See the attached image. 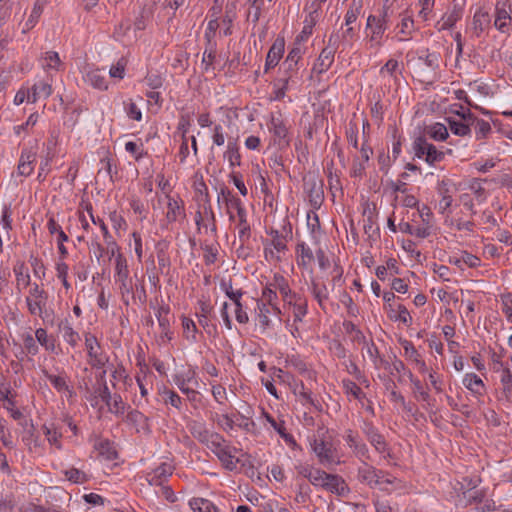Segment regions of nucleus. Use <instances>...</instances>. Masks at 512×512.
<instances>
[{
  "instance_id": "nucleus-1",
  "label": "nucleus",
  "mask_w": 512,
  "mask_h": 512,
  "mask_svg": "<svg viewBox=\"0 0 512 512\" xmlns=\"http://www.w3.org/2000/svg\"><path fill=\"white\" fill-rule=\"evenodd\" d=\"M206 447L216 455L226 470L236 469L239 459L234 453L237 452V449L230 446L221 434H218V439H213Z\"/></svg>"
},
{
  "instance_id": "nucleus-2",
  "label": "nucleus",
  "mask_w": 512,
  "mask_h": 512,
  "mask_svg": "<svg viewBox=\"0 0 512 512\" xmlns=\"http://www.w3.org/2000/svg\"><path fill=\"white\" fill-rule=\"evenodd\" d=\"M415 157L424 159L427 164L434 166L444 160L445 153L436 148L435 145L428 142L425 136H418L412 144Z\"/></svg>"
},
{
  "instance_id": "nucleus-3",
  "label": "nucleus",
  "mask_w": 512,
  "mask_h": 512,
  "mask_svg": "<svg viewBox=\"0 0 512 512\" xmlns=\"http://www.w3.org/2000/svg\"><path fill=\"white\" fill-rule=\"evenodd\" d=\"M48 301V293L38 283H33L30 286L28 295L26 296L25 302L27 309L32 316H39L43 320L46 314V305Z\"/></svg>"
},
{
  "instance_id": "nucleus-4",
  "label": "nucleus",
  "mask_w": 512,
  "mask_h": 512,
  "mask_svg": "<svg viewBox=\"0 0 512 512\" xmlns=\"http://www.w3.org/2000/svg\"><path fill=\"white\" fill-rule=\"evenodd\" d=\"M303 188L310 205L314 209H319L324 201L323 180L314 173H309L303 178Z\"/></svg>"
},
{
  "instance_id": "nucleus-5",
  "label": "nucleus",
  "mask_w": 512,
  "mask_h": 512,
  "mask_svg": "<svg viewBox=\"0 0 512 512\" xmlns=\"http://www.w3.org/2000/svg\"><path fill=\"white\" fill-rule=\"evenodd\" d=\"M85 347L89 357V364L94 368H102L108 359L100 352V344L94 335L90 333L85 335Z\"/></svg>"
},
{
  "instance_id": "nucleus-6",
  "label": "nucleus",
  "mask_w": 512,
  "mask_h": 512,
  "mask_svg": "<svg viewBox=\"0 0 512 512\" xmlns=\"http://www.w3.org/2000/svg\"><path fill=\"white\" fill-rule=\"evenodd\" d=\"M268 127L273 135L274 144L280 149L287 148L289 146L288 130L283 120L278 117H272Z\"/></svg>"
},
{
  "instance_id": "nucleus-7",
  "label": "nucleus",
  "mask_w": 512,
  "mask_h": 512,
  "mask_svg": "<svg viewBox=\"0 0 512 512\" xmlns=\"http://www.w3.org/2000/svg\"><path fill=\"white\" fill-rule=\"evenodd\" d=\"M187 427L190 434L205 446L213 439H218L219 433L210 431L203 422L192 420L188 423Z\"/></svg>"
},
{
  "instance_id": "nucleus-8",
  "label": "nucleus",
  "mask_w": 512,
  "mask_h": 512,
  "mask_svg": "<svg viewBox=\"0 0 512 512\" xmlns=\"http://www.w3.org/2000/svg\"><path fill=\"white\" fill-rule=\"evenodd\" d=\"M369 443L379 453H384L388 450V444L384 436L378 431V429L371 422H364L362 429Z\"/></svg>"
},
{
  "instance_id": "nucleus-9",
  "label": "nucleus",
  "mask_w": 512,
  "mask_h": 512,
  "mask_svg": "<svg viewBox=\"0 0 512 512\" xmlns=\"http://www.w3.org/2000/svg\"><path fill=\"white\" fill-rule=\"evenodd\" d=\"M84 209L89 214L91 221L94 224L99 225L102 233H104V241H105L106 245H108L107 252L111 256H114L115 253L118 251V244L116 243V241L113 239L112 235L110 234L107 225L105 224V222L102 219L94 217L93 207H92L91 203H89V202L85 203Z\"/></svg>"
},
{
  "instance_id": "nucleus-10",
  "label": "nucleus",
  "mask_w": 512,
  "mask_h": 512,
  "mask_svg": "<svg viewBox=\"0 0 512 512\" xmlns=\"http://www.w3.org/2000/svg\"><path fill=\"white\" fill-rule=\"evenodd\" d=\"M313 452L318 457L319 463L324 466L335 464L332 445L323 440L314 439L311 443Z\"/></svg>"
},
{
  "instance_id": "nucleus-11",
  "label": "nucleus",
  "mask_w": 512,
  "mask_h": 512,
  "mask_svg": "<svg viewBox=\"0 0 512 512\" xmlns=\"http://www.w3.org/2000/svg\"><path fill=\"white\" fill-rule=\"evenodd\" d=\"M388 9L383 8L381 15H369L367 18V28H372L371 40L381 38L387 28Z\"/></svg>"
},
{
  "instance_id": "nucleus-12",
  "label": "nucleus",
  "mask_w": 512,
  "mask_h": 512,
  "mask_svg": "<svg viewBox=\"0 0 512 512\" xmlns=\"http://www.w3.org/2000/svg\"><path fill=\"white\" fill-rule=\"evenodd\" d=\"M167 199V213H166V219L169 223H173L177 221L178 219H185L186 213H185V207L183 200L178 197L175 199L174 197L170 195H166Z\"/></svg>"
},
{
  "instance_id": "nucleus-13",
  "label": "nucleus",
  "mask_w": 512,
  "mask_h": 512,
  "mask_svg": "<svg viewBox=\"0 0 512 512\" xmlns=\"http://www.w3.org/2000/svg\"><path fill=\"white\" fill-rule=\"evenodd\" d=\"M285 40L283 37H278L270 47L265 61V72L276 67L284 53Z\"/></svg>"
},
{
  "instance_id": "nucleus-14",
  "label": "nucleus",
  "mask_w": 512,
  "mask_h": 512,
  "mask_svg": "<svg viewBox=\"0 0 512 512\" xmlns=\"http://www.w3.org/2000/svg\"><path fill=\"white\" fill-rule=\"evenodd\" d=\"M344 438L349 448L353 450L354 454L358 458H370L367 445L359 439L358 435L354 431L351 429L346 430Z\"/></svg>"
},
{
  "instance_id": "nucleus-15",
  "label": "nucleus",
  "mask_w": 512,
  "mask_h": 512,
  "mask_svg": "<svg viewBox=\"0 0 512 512\" xmlns=\"http://www.w3.org/2000/svg\"><path fill=\"white\" fill-rule=\"evenodd\" d=\"M325 478V483L322 484V488L325 490L338 496H345L349 492V487L341 476L329 474Z\"/></svg>"
},
{
  "instance_id": "nucleus-16",
  "label": "nucleus",
  "mask_w": 512,
  "mask_h": 512,
  "mask_svg": "<svg viewBox=\"0 0 512 512\" xmlns=\"http://www.w3.org/2000/svg\"><path fill=\"white\" fill-rule=\"evenodd\" d=\"M52 93V87L48 82L38 81L27 91V101L35 103L40 99H47Z\"/></svg>"
},
{
  "instance_id": "nucleus-17",
  "label": "nucleus",
  "mask_w": 512,
  "mask_h": 512,
  "mask_svg": "<svg viewBox=\"0 0 512 512\" xmlns=\"http://www.w3.org/2000/svg\"><path fill=\"white\" fill-rule=\"evenodd\" d=\"M376 473H378V469L368 464L366 461H363L362 465L359 466L357 470V477L360 482L367 484L371 488H374L377 486V479L375 477Z\"/></svg>"
},
{
  "instance_id": "nucleus-18",
  "label": "nucleus",
  "mask_w": 512,
  "mask_h": 512,
  "mask_svg": "<svg viewBox=\"0 0 512 512\" xmlns=\"http://www.w3.org/2000/svg\"><path fill=\"white\" fill-rule=\"evenodd\" d=\"M491 18L488 12L478 10L472 20V32L475 37H480L482 33L490 27Z\"/></svg>"
},
{
  "instance_id": "nucleus-19",
  "label": "nucleus",
  "mask_w": 512,
  "mask_h": 512,
  "mask_svg": "<svg viewBox=\"0 0 512 512\" xmlns=\"http://www.w3.org/2000/svg\"><path fill=\"white\" fill-rule=\"evenodd\" d=\"M94 448L98 451L99 456L107 461H112L118 458V453L113 445L108 439H98Z\"/></svg>"
},
{
  "instance_id": "nucleus-20",
  "label": "nucleus",
  "mask_w": 512,
  "mask_h": 512,
  "mask_svg": "<svg viewBox=\"0 0 512 512\" xmlns=\"http://www.w3.org/2000/svg\"><path fill=\"white\" fill-rule=\"evenodd\" d=\"M314 261L312 250L304 243L300 242L296 246V262L299 267L307 269Z\"/></svg>"
},
{
  "instance_id": "nucleus-21",
  "label": "nucleus",
  "mask_w": 512,
  "mask_h": 512,
  "mask_svg": "<svg viewBox=\"0 0 512 512\" xmlns=\"http://www.w3.org/2000/svg\"><path fill=\"white\" fill-rule=\"evenodd\" d=\"M271 286H274L275 289L279 290L284 301H288L289 304L292 303V299L298 296L296 293L292 292L288 281L283 275L275 274Z\"/></svg>"
},
{
  "instance_id": "nucleus-22",
  "label": "nucleus",
  "mask_w": 512,
  "mask_h": 512,
  "mask_svg": "<svg viewBox=\"0 0 512 512\" xmlns=\"http://www.w3.org/2000/svg\"><path fill=\"white\" fill-rule=\"evenodd\" d=\"M173 467L168 463H162L152 473L149 474V483L151 485L160 486L163 482L172 475Z\"/></svg>"
},
{
  "instance_id": "nucleus-23",
  "label": "nucleus",
  "mask_w": 512,
  "mask_h": 512,
  "mask_svg": "<svg viewBox=\"0 0 512 512\" xmlns=\"http://www.w3.org/2000/svg\"><path fill=\"white\" fill-rule=\"evenodd\" d=\"M334 55L335 53L331 52L330 49L323 48L319 57L314 63L313 71L318 74H322L328 71L334 62Z\"/></svg>"
},
{
  "instance_id": "nucleus-24",
  "label": "nucleus",
  "mask_w": 512,
  "mask_h": 512,
  "mask_svg": "<svg viewBox=\"0 0 512 512\" xmlns=\"http://www.w3.org/2000/svg\"><path fill=\"white\" fill-rule=\"evenodd\" d=\"M13 272L16 276V288L19 291L33 284L24 262H17L13 267Z\"/></svg>"
},
{
  "instance_id": "nucleus-25",
  "label": "nucleus",
  "mask_w": 512,
  "mask_h": 512,
  "mask_svg": "<svg viewBox=\"0 0 512 512\" xmlns=\"http://www.w3.org/2000/svg\"><path fill=\"white\" fill-rule=\"evenodd\" d=\"M463 385L474 395L481 396L485 392V384L475 373H467L464 376Z\"/></svg>"
},
{
  "instance_id": "nucleus-26",
  "label": "nucleus",
  "mask_w": 512,
  "mask_h": 512,
  "mask_svg": "<svg viewBox=\"0 0 512 512\" xmlns=\"http://www.w3.org/2000/svg\"><path fill=\"white\" fill-rule=\"evenodd\" d=\"M286 364L288 367L293 368L299 374L306 376L309 379L315 377V373L308 368L306 362L301 359L298 355H291L286 358Z\"/></svg>"
},
{
  "instance_id": "nucleus-27",
  "label": "nucleus",
  "mask_w": 512,
  "mask_h": 512,
  "mask_svg": "<svg viewBox=\"0 0 512 512\" xmlns=\"http://www.w3.org/2000/svg\"><path fill=\"white\" fill-rule=\"evenodd\" d=\"M58 329H59V332L62 334L63 339L69 345H71L72 347H75L78 344V342L80 340V336H79L78 332H76L73 329V327L68 319L62 320L58 324Z\"/></svg>"
},
{
  "instance_id": "nucleus-28",
  "label": "nucleus",
  "mask_w": 512,
  "mask_h": 512,
  "mask_svg": "<svg viewBox=\"0 0 512 512\" xmlns=\"http://www.w3.org/2000/svg\"><path fill=\"white\" fill-rule=\"evenodd\" d=\"M84 81L99 90H106L108 85L104 73L100 69H92L86 72Z\"/></svg>"
},
{
  "instance_id": "nucleus-29",
  "label": "nucleus",
  "mask_w": 512,
  "mask_h": 512,
  "mask_svg": "<svg viewBox=\"0 0 512 512\" xmlns=\"http://www.w3.org/2000/svg\"><path fill=\"white\" fill-rule=\"evenodd\" d=\"M319 7H315L309 15L306 17L304 21V27L300 34L296 37V42L300 43L303 41H306L309 36L312 34L313 28L316 25L317 22V12Z\"/></svg>"
},
{
  "instance_id": "nucleus-30",
  "label": "nucleus",
  "mask_w": 512,
  "mask_h": 512,
  "mask_svg": "<svg viewBox=\"0 0 512 512\" xmlns=\"http://www.w3.org/2000/svg\"><path fill=\"white\" fill-rule=\"evenodd\" d=\"M449 263L459 268H462L463 264L470 268H475L480 265V259L467 251H462L460 256H451L449 258Z\"/></svg>"
},
{
  "instance_id": "nucleus-31",
  "label": "nucleus",
  "mask_w": 512,
  "mask_h": 512,
  "mask_svg": "<svg viewBox=\"0 0 512 512\" xmlns=\"http://www.w3.org/2000/svg\"><path fill=\"white\" fill-rule=\"evenodd\" d=\"M497 364L502 367V373L500 377V382L502 384V395L506 401H512V372L508 367H503L501 362H497Z\"/></svg>"
},
{
  "instance_id": "nucleus-32",
  "label": "nucleus",
  "mask_w": 512,
  "mask_h": 512,
  "mask_svg": "<svg viewBox=\"0 0 512 512\" xmlns=\"http://www.w3.org/2000/svg\"><path fill=\"white\" fill-rule=\"evenodd\" d=\"M193 188L196 193V201H198L199 207L211 204L208 187L202 176L194 181Z\"/></svg>"
},
{
  "instance_id": "nucleus-33",
  "label": "nucleus",
  "mask_w": 512,
  "mask_h": 512,
  "mask_svg": "<svg viewBox=\"0 0 512 512\" xmlns=\"http://www.w3.org/2000/svg\"><path fill=\"white\" fill-rule=\"evenodd\" d=\"M510 14V11H507L504 7H499V2L497 3L494 26L502 33L507 32L509 29L511 22Z\"/></svg>"
},
{
  "instance_id": "nucleus-34",
  "label": "nucleus",
  "mask_w": 512,
  "mask_h": 512,
  "mask_svg": "<svg viewBox=\"0 0 512 512\" xmlns=\"http://www.w3.org/2000/svg\"><path fill=\"white\" fill-rule=\"evenodd\" d=\"M424 134L425 137L427 135L435 141H444L449 136L447 127L444 124L438 122L426 126L424 129Z\"/></svg>"
},
{
  "instance_id": "nucleus-35",
  "label": "nucleus",
  "mask_w": 512,
  "mask_h": 512,
  "mask_svg": "<svg viewBox=\"0 0 512 512\" xmlns=\"http://www.w3.org/2000/svg\"><path fill=\"white\" fill-rule=\"evenodd\" d=\"M115 281L129 279V269L127 260L119 250L115 253Z\"/></svg>"
},
{
  "instance_id": "nucleus-36",
  "label": "nucleus",
  "mask_w": 512,
  "mask_h": 512,
  "mask_svg": "<svg viewBox=\"0 0 512 512\" xmlns=\"http://www.w3.org/2000/svg\"><path fill=\"white\" fill-rule=\"evenodd\" d=\"M463 14V7L458 4H454L452 11L442 18V25L440 30H447L452 28L458 20L461 19Z\"/></svg>"
},
{
  "instance_id": "nucleus-37",
  "label": "nucleus",
  "mask_w": 512,
  "mask_h": 512,
  "mask_svg": "<svg viewBox=\"0 0 512 512\" xmlns=\"http://www.w3.org/2000/svg\"><path fill=\"white\" fill-rule=\"evenodd\" d=\"M200 208L203 209V219H204V224H203V228L205 230L207 229H210V232L216 236L217 235V223H216V216H215V213L212 209V206L211 204L209 205H205V206H201Z\"/></svg>"
},
{
  "instance_id": "nucleus-38",
  "label": "nucleus",
  "mask_w": 512,
  "mask_h": 512,
  "mask_svg": "<svg viewBox=\"0 0 512 512\" xmlns=\"http://www.w3.org/2000/svg\"><path fill=\"white\" fill-rule=\"evenodd\" d=\"M237 217H238V224H237L238 237H239V240L241 241V243L244 244V242L246 240H248L251 235V228L247 221L246 211L239 213L237 215Z\"/></svg>"
},
{
  "instance_id": "nucleus-39",
  "label": "nucleus",
  "mask_w": 512,
  "mask_h": 512,
  "mask_svg": "<svg viewBox=\"0 0 512 512\" xmlns=\"http://www.w3.org/2000/svg\"><path fill=\"white\" fill-rule=\"evenodd\" d=\"M266 419L286 443L296 444L293 436L286 432L285 422L283 420L277 422L272 416L268 414L266 415Z\"/></svg>"
},
{
  "instance_id": "nucleus-40",
  "label": "nucleus",
  "mask_w": 512,
  "mask_h": 512,
  "mask_svg": "<svg viewBox=\"0 0 512 512\" xmlns=\"http://www.w3.org/2000/svg\"><path fill=\"white\" fill-rule=\"evenodd\" d=\"M269 235L272 236L268 245L273 247L278 253L285 252L287 250V238L286 236L280 234L278 230L271 229Z\"/></svg>"
},
{
  "instance_id": "nucleus-41",
  "label": "nucleus",
  "mask_w": 512,
  "mask_h": 512,
  "mask_svg": "<svg viewBox=\"0 0 512 512\" xmlns=\"http://www.w3.org/2000/svg\"><path fill=\"white\" fill-rule=\"evenodd\" d=\"M224 157L228 160L230 166H240L241 156L235 141H229Z\"/></svg>"
},
{
  "instance_id": "nucleus-42",
  "label": "nucleus",
  "mask_w": 512,
  "mask_h": 512,
  "mask_svg": "<svg viewBox=\"0 0 512 512\" xmlns=\"http://www.w3.org/2000/svg\"><path fill=\"white\" fill-rule=\"evenodd\" d=\"M463 498L465 499V505L480 504L486 498L485 490H471L467 489L463 492Z\"/></svg>"
},
{
  "instance_id": "nucleus-43",
  "label": "nucleus",
  "mask_w": 512,
  "mask_h": 512,
  "mask_svg": "<svg viewBox=\"0 0 512 512\" xmlns=\"http://www.w3.org/2000/svg\"><path fill=\"white\" fill-rule=\"evenodd\" d=\"M64 475L70 482L74 484H83L89 481L90 477L82 470L70 468L64 471Z\"/></svg>"
},
{
  "instance_id": "nucleus-44",
  "label": "nucleus",
  "mask_w": 512,
  "mask_h": 512,
  "mask_svg": "<svg viewBox=\"0 0 512 512\" xmlns=\"http://www.w3.org/2000/svg\"><path fill=\"white\" fill-rule=\"evenodd\" d=\"M362 9V0H352L346 15H345V25L349 26L354 23L358 16L360 15Z\"/></svg>"
},
{
  "instance_id": "nucleus-45",
  "label": "nucleus",
  "mask_w": 512,
  "mask_h": 512,
  "mask_svg": "<svg viewBox=\"0 0 512 512\" xmlns=\"http://www.w3.org/2000/svg\"><path fill=\"white\" fill-rule=\"evenodd\" d=\"M42 66L46 69L59 70L61 66V60L59 54L55 51H47L42 57Z\"/></svg>"
},
{
  "instance_id": "nucleus-46",
  "label": "nucleus",
  "mask_w": 512,
  "mask_h": 512,
  "mask_svg": "<svg viewBox=\"0 0 512 512\" xmlns=\"http://www.w3.org/2000/svg\"><path fill=\"white\" fill-rule=\"evenodd\" d=\"M293 316L294 322L301 321L307 314V300L301 296L294 298Z\"/></svg>"
},
{
  "instance_id": "nucleus-47",
  "label": "nucleus",
  "mask_w": 512,
  "mask_h": 512,
  "mask_svg": "<svg viewBox=\"0 0 512 512\" xmlns=\"http://www.w3.org/2000/svg\"><path fill=\"white\" fill-rule=\"evenodd\" d=\"M342 386H343L344 392L348 395H352L355 399L362 400L363 398H365V393L352 380H350V379L342 380Z\"/></svg>"
},
{
  "instance_id": "nucleus-48",
  "label": "nucleus",
  "mask_w": 512,
  "mask_h": 512,
  "mask_svg": "<svg viewBox=\"0 0 512 512\" xmlns=\"http://www.w3.org/2000/svg\"><path fill=\"white\" fill-rule=\"evenodd\" d=\"M42 430H43L45 436L47 437L48 442L60 450L62 448V445L60 442V438L62 437V434L60 432H58L55 427L47 426L46 424H44L42 426Z\"/></svg>"
},
{
  "instance_id": "nucleus-49",
  "label": "nucleus",
  "mask_w": 512,
  "mask_h": 512,
  "mask_svg": "<svg viewBox=\"0 0 512 512\" xmlns=\"http://www.w3.org/2000/svg\"><path fill=\"white\" fill-rule=\"evenodd\" d=\"M43 373L57 391L66 390L69 395L72 396L73 391L69 389V386L64 377L50 374L45 370Z\"/></svg>"
},
{
  "instance_id": "nucleus-50",
  "label": "nucleus",
  "mask_w": 512,
  "mask_h": 512,
  "mask_svg": "<svg viewBox=\"0 0 512 512\" xmlns=\"http://www.w3.org/2000/svg\"><path fill=\"white\" fill-rule=\"evenodd\" d=\"M182 327H183V333L187 340L191 342L197 341V327L194 321L190 318L183 317L182 319Z\"/></svg>"
},
{
  "instance_id": "nucleus-51",
  "label": "nucleus",
  "mask_w": 512,
  "mask_h": 512,
  "mask_svg": "<svg viewBox=\"0 0 512 512\" xmlns=\"http://www.w3.org/2000/svg\"><path fill=\"white\" fill-rule=\"evenodd\" d=\"M189 505L192 510L198 512H212V510H216L214 504L204 498H193L190 500Z\"/></svg>"
},
{
  "instance_id": "nucleus-52",
  "label": "nucleus",
  "mask_w": 512,
  "mask_h": 512,
  "mask_svg": "<svg viewBox=\"0 0 512 512\" xmlns=\"http://www.w3.org/2000/svg\"><path fill=\"white\" fill-rule=\"evenodd\" d=\"M174 381L180 391L187 395L189 401H196L198 392L187 386L188 383L185 382L183 375H176Z\"/></svg>"
},
{
  "instance_id": "nucleus-53",
  "label": "nucleus",
  "mask_w": 512,
  "mask_h": 512,
  "mask_svg": "<svg viewBox=\"0 0 512 512\" xmlns=\"http://www.w3.org/2000/svg\"><path fill=\"white\" fill-rule=\"evenodd\" d=\"M42 12H43V3H41L39 0H37L34 4V7L32 9V12H31L29 18L25 22L24 31L30 30L36 25Z\"/></svg>"
},
{
  "instance_id": "nucleus-54",
  "label": "nucleus",
  "mask_w": 512,
  "mask_h": 512,
  "mask_svg": "<svg viewBox=\"0 0 512 512\" xmlns=\"http://www.w3.org/2000/svg\"><path fill=\"white\" fill-rule=\"evenodd\" d=\"M51 145H53V142H48V147H47V154H46V157H45V160L41 162L40 164V168H39V173H38V176H37V179L39 181H44L46 179V176L49 172V165H50V162L54 156V153L52 152V149H51Z\"/></svg>"
},
{
  "instance_id": "nucleus-55",
  "label": "nucleus",
  "mask_w": 512,
  "mask_h": 512,
  "mask_svg": "<svg viewBox=\"0 0 512 512\" xmlns=\"http://www.w3.org/2000/svg\"><path fill=\"white\" fill-rule=\"evenodd\" d=\"M126 420L135 426H140L144 429L148 426L147 422L149 418L138 410H131L126 416Z\"/></svg>"
},
{
  "instance_id": "nucleus-56",
  "label": "nucleus",
  "mask_w": 512,
  "mask_h": 512,
  "mask_svg": "<svg viewBox=\"0 0 512 512\" xmlns=\"http://www.w3.org/2000/svg\"><path fill=\"white\" fill-rule=\"evenodd\" d=\"M292 79V75L284 76L276 80L274 86L275 90V100H281L285 97L286 91L288 89L289 81Z\"/></svg>"
},
{
  "instance_id": "nucleus-57",
  "label": "nucleus",
  "mask_w": 512,
  "mask_h": 512,
  "mask_svg": "<svg viewBox=\"0 0 512 512\" xmlns=\"http://www.w3.org/2000/svg\"><path fill=\"white\" fill-rule=\"evenodd\" d=\"M311 292L319 305L322 307L323 302L328 299V291L326 285H319L315 281L311 283Z\"/></svg>"
},
{
  "instance_id": "nucleus-58",
  "label": "nucleus",
  "mask_w": 512,
  "mask_h": 512,
  "mask_svg": "<svg viewBox=\"0 0 512 512\" xmlns=\"http://www.w3.org/2000/svg\"><path fill=\"white\" fill-rule=\"evenodd\" d=\"M448 123L451 132L455 135L467 136L471 132L469 125L461 121L448 119Z\"/></svg>"
},
{
  "instance_id": "nucleus-59",
  "label": "nucleus",
  "mask_w": 512,
  "mask_h": 512,
  "mask_svg": "<svg viewBox=\"0 0 512 512\" xmlns=\"http://www.w3.org/2000/svg\"><path fill=\"white\" fill-rule=\"evenodd\" d=\"M257 307L259 310L258 313V321L261 325V327L266 330L270 326V319H269V313L271 312L270 308L267 306L266 303H257Z\"/></svg>"
},
{
  "instance_id": "nucleus-60",
  "label": "nucleus",
  "mask_w": 512,
  "mask_h": 512,
  "mask_svg": "<svg viewBox=\"0 0 512 512\" xmlns=\"http://www.w3.org/2000/svg\"><path fill=\"white\" fill-rule=\"evenodd\" d=\"M35 338L40 343V345L44 346L48 351H54L55 344L54 341H49L47 331L44 328H38L35 331Z\"/></svg>"
},
{
  "instance_id": "nucleus-61",
  "label": "nucleus",
  "mask_w": 512,
  "mask_h": 512,
  "mask_svg": "<svg viewBox=\"0 0 512 512\" xmlns=\"http://www.w3.org/2000/svg\"><path fill=\"white\" fill-rule=\"evenodd\" d=\"M109 411L116 415H123L125 412V403L119 394H114L108 406Z\"/></svg>"
},
{
  "instance_id": "nucleus-62",
  "label": "nucleus",
  "mask_w": 512,
  "mask_h": 512,
  "mask_svg": "<svg viewBox=\"0 0 512 512\" xmlns=\"http://www.w3.org/2000/svg\"><path fill=\"white\" fill-rule=\"evenodd\" d=\"M127 65V60L124 57H121L115 65H112L109 74L112 78H124L125 68Z\"/></svg>"
},
{
  "instance_id": "nucleus-63",
  "label": "nucleus",
  "mask_w": 512,
  "mask_h": 512,
  "mask_svg": "<svg viewBox=\"0 0 512 512\" xmlns=\"http://www.w3.org/2000/svg\"><path fill=\"white\" fill-rule=\"evenodd\" d=\"M24 348L27 351L28 354L35 356L38 351L39 347L36 344L35 338L30 333H26L22 335Z\"/></svg>"
},
{
  "instance_id": "nucleus-64",
  "label": "nucleus",
  "mask_w": 512,
  "mask_h": 512,
  "mask_svg": "<svg viewBox=\"0 0 512 512\" xmlns=\"http://www.w3.org/2000/svg\"><path fill=\"white\" fill-rule=\"evenodd\" d=\"M502 311L506 315L507 320L512 323V293H504L501 295Z\"/></svg>"
}]
</instances>
